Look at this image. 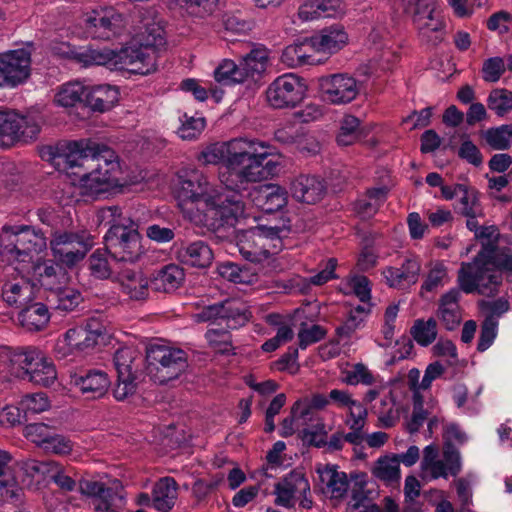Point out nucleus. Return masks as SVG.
Here are the masks:
<instances>
[{"instance_id": "55", "label": "nucleus", "mask_w": 512, "mask_h": 512, "mask_svg": "<svg viewBox=\"0 0 512 512\" xmlns=\"http://www.w3.org/2000/svg\"><path fill=\"white\" fill-rule=\"evenodd\" d=\"M488 108L498 116H504L512 110V91L507 89H493L487 98Z\"/></svg>"}, {"instance_id": "13", "label": "nucleus", "mask_w": 512, "mask_h": 512, "mask_svg": "<svg viewBox=\"0 0 512 512\" xmlns=\"http://www.w3.org/2000/svg\"><path fill=\"white\" fill-rule=\"evenodd\" d=\"M157 68L156 50L152 45L128 46L113 51L111 70H125L147 75Z\"/></svg>"}, {"instance_id": "35", "label": "nucleus", "mask_w": 512, "mask_h": 512, "mask_svg": "<svg viewBox=\"0 0 512 512\" xmlns=\"http://www.w3.org/2000/svg\"><path fill=\"white\" fill-rule=\"evenodd\" d=\"M314 52L310 38H306L299 43L287 46L282 52L281 61L291 68L311 65L318 61L314 58Z\"/></svg>"}, {"instance_id": "47", "label": "nucleus", "mask_w": 512, "mask_h": 512, "mask_svg": "<svg viewBox=\"0 0 512 512\" xmlns=\"http://www.w3.org/2000/svg\"><path fill=\"white\" fill-rule=\"evenodd\" d=\"M420 35L424 41L431 45H437L443 40L444 23L432 14V19L427 16L416 22Z\"/></svg>"}, {"instance_id": "12", "label": "nucleus", "mask_w": 512, "mask_h": 512, "mask_svg": "<svg viewBox=\"0 0 512 512\" xmlns=\"http://www.w3.org/2000/svg\"><path fill=\"white\" fill-rule=\"evenodd\" d=\"M251 312L248 306L237 299H226L203 307L199 312L192 315L197 323L226 321L230 329H236L249 321Z\"/></svg>"}, {"instance_id": "24", "label": "nucleus", "mask_w": 512, "mask_h": 512, "mask_svg": "<svg viewBox=\"0 0 512 512\" xmlns=\"http://www.w3.org/2000/svg\"><path fill=\"white\" fill-rule=\"evenodd\" d=\"M460 290L462 289H450L440 297L438 302V308L436 311L437 318L441 322L442 326L448 331L456 329L462 320L459 305L461 297Z\"/></svg>"}, {"instance_id": "19", "label": "nucleus", "mask_w": 512, "mask_h": 512, "mask_svg": "<svg viewBox=\"0 0 512 512\" xmlns=\"http://www.w3.org/2000/svg\"><path fill=\"white\" fill-rule=\"evenodd\" d=\"M19 363L29 381L36 385L48 387L51 386L57 378V372L53 362L39 351L27 350L23 352L20 355Z\"/></svg>"}, {"instance_id": "31", "label": "nucleus", "mask_w": 512, "mask_h": 512, "mask_svg": "<svg viewBox=\"0 0 512 512\" xmlns=\"http://www.w3.org/2000/svg\"><path fill=\"white\" fill-rule=\"evenodd\" d=\"M177 482L172 477L158 480L152 489V507L160 512H169L177 499Z\"/></svg>"}, {"instance_id": "45", "label": "nucleus", "mask_w": 512, "mask_h": 512, "mask_svg": "<svg viewBox=\"0 0 512 512\" xmlns=\"http://www.w3.org/2000/svg\"><path fill=\"white\" fill-rule=\"evenodd\" d=\"M410 333L417 344L427 347L437 338V320L433 317H430L427 320L417 319L414 321V324L410 329Z\"/></svg>"}, {"instance_id": "28", "label": "nucleus", "mask_w": 512, "mask_h": 512, "mask_svg": "<svg viewBox=\"0 0 512 512\" xmlns=\"http://www.w3.org/2000/svg\"><path fill=\"white\" fill-rule=\"evenodd\" d=\"M2 298L10 306H26L35 298L34 287L23 277L15 278L4 283Z\"/></svg>"}, {"instance_id": "21", "label": "nucleus", "mask_w": 512, "mask_h": 512, "mask_svg": "<svg viewBox=\"0 0 512 512\" xmlns=\"http://www.w3.org/2000/svg\"><path fill=\"white\" fill-rule=\"evenodd\" d=\"M420 271V261L416 257H408L400 267L388 266L384 268L382 275L389 287L407 289L417 283Z\"/></svg>"}, {"instance_id": "18", "label": "nucleus", "mask_w": 512, "mask_h": 512, "mask_svg": "<svg viewBox=\"0 0 512 512\" xmlns=\"http://www.w3.org/2000/svg\"><path fill=\"white\" fill-rule=\"evenodd\" d=\"M319 88L324 100L335 105L349 103L359 94L356 79L342 73L319 78Z\"/></svg>"}, {"instance_id": "11", "label": "nucleus", "mask_w": 512, "mask_h": 512, "mask_svg": "<svg viewBox=\"0 0 512 512\" xmlns=\"http://www.w3.org/2000/svg\"><path fill=\"white\" fill-rule=\"evenodd\" d=\"M90 234L56 231L52 234L50 248L54 258L67 267L82 261L93 247Z\"/></svg>"}, {"instance_id": "52", "label": "nucleus", "mask_w": 512, "mask_h": 512, "mask_svg": "<svg viewBox=\"0 0 512 512\" xmlns=\"http://www.w3.org/2000/svg\"><path fill=\"white\" fill-rule=\"evenodd\" d=\"M215 80L223 85L243 83L244 76L240 69V63L235 64L232 60H224L214 72Z\"/></svg>"}, {"instance_id": "7", "label": "nucleus", "mask_w": 512, "mask_h": 512, "mask_svg": "<svg viewBox=\"0 0 512 512\" xmlns=\"http://www.w3.org/2000/svg\"><path fill=\"white\" fill-rule=\"evenodd\" d=\"M3 251L20 262H26L47 247L44 233L32 226L4 227L0 234Z\"/></svg>"}, {"instance_id": "44", "label": "nucleus", "mask_w": 512, "mask_h": 512, "mask_svg": "<svg viewBox=\"0 0 512 512\" xmlns=\"http://www.w3.org/2000/svg\"><path fill=\"white\" fill-rule=\"evenodd\" d=\"M86 86L80 82H70L61 86L55 95V102L62 107L85 104Z\"/></svg>"}, {"instance_id": "40", "label": "nucleus", "mask_w": 512, "mask_h": 512, "mask_svg": "<svg viewBox=\"0 0 512 512\" xmlns=\"http://www.w3.org/2000/svg\"><path fill=\"white\" fill-rule=\"evenodd\" d=\"M367 415V409L360 402L349 408L348 415L345 420V424L351 430V432L346 433V441L348 443L360 445L362 442H364V427L366 424Z\"/></svg>"}, {"instance_id": "51", "label": "nucleus", "mask_w": 512, "mask_h": 512, "mask_svg": "<svg viewBox=\"0 0 512 512\" xmlns=\"http://www.w3.org/2000/svg\"><path fill=\"white\" fill-rule=\"evenodd\" d=\"M54 295V308L63 312L73 311L83 300L81 293L73 288H57Z\"/></svg>"}, {"instance_id": "37", "label": "nucleus", "mask_w": 512, "mask_h": 512, "mask_svg": "<svg viewBox=\"0 0 512 512\" xmlns=\"http://www.w3.org/2000/svg\"><path fill=\"white\" fill-rule=\"evenodd\" d=\"M50 314L43 303L23 306L18 314V322L25 330L34 332L42 330L49 322Z\"/></svg>"}, {"instance_id": "20", "label": "nucleus", "mask_w": 512, "mask_h": 512, "mask_svg": "<svg viewBox=\"0 0 512 512\" xmlns=\"http://www.w3.org/2000/svg\"><path fill=\"white\" fill-rule=\"evenodd\" d=\"M305 493H310L308 479L303 472L293 470L274 485V503L284 508H292L299 495Z\"/></svg>"}, {"instance_id": "42", "label": "nucleus", "mask_w": 512, "mask_h": 512, "mask_svg": "<svg viewBox=\"0 0 512 512\" xmlns=\"http://www.w3.org/2000/svg\"><path fill=\"white\" fill-rule=\"evenodd\" d=\"M364 136L361 122L352 115H346L340 122L339 132L337 134V143L340 146H349L361 140Z\"/></svg>"}, {"instance_id": "49", "label": "nucleus", "mask_w": 512, "mask_h": 512, "mask_svg": "<svg viewBox=\"0 0 512 512\" xmlns=\"http://www.w3.org/2000/svg\"><path fill=\"white\" fill-rule=\"evenodd\" d=\"M35 274L38 276L41 286L48 290L57 289V285L60 283L59 279L63 276L62 268L51 260L37 264Z\"/></svg>"}, {"instance_id": "38", "label": "nucleus", "mask_w": 512, "mask_h": 512, "mask_svg": "<svg viewBox=\"0 0 512 512\" xmlns=\"http://www.w3.org/2000/svg\"><path fill=\"white\" fill-rule=\"evenodd\" d=\"M320 481L326 485L331 498H343L349 488L347 475L337 470L334 465H324L317 468Z\"/></svg>"}, {"instance_id": "2", "label": "nucleus", "mask_w": 512, "mask_h": 512, "mask_svg": "<svg viewBox=\"0 0 512 512\" xmlns=\"http://www.w3.org/2000/svg\"><path fill=\"white\" fill-rule=\"evenodd\" d=\"M270 146L257 139L235 138L206 147L198 156L204 165L223 163L219 180L231 192L246 189L249 183H256L272 175L276 163L268 159Z\"/></svg>"}, {"instance_id": "43", "label": "nucleus", "mask_w": 512, "mask_h": 512, "mask_svg": "<svg viewBox=\"0 0 512 512\" xmlns=\"http://www.w3.org/2000/svg\"><path fill=\"white\" fill-rule=\"evenodd\" d=\"M372 474L385 483L397 482L400 479V463L395 455L380 457L372 468Z\"/></svg>"}, {"instance_id": "54", "label": "nucleus", "mask_w": 512, "mask_h": 512, "mask_svg": "<svg viewBox=\"0 0 512 512\" xmlns=\"http://www.w3.org/2000/svg\"><path fill=\"white\" fill-rule=\"evenodd\" d=\"M367 482L364 479L356 480L350 491V499L346 504V512H355L370 503L371 491L366 488Z\"/></svg>"}, {"instance_id": "59", "label": "nucleus", "mask_w": 512, "mask_h": 512, "mask_svg": "<svg viewBox=\"0 0 512 512\" xmlns=\"http://www.w3.org/2000/svg\"><path fill=\"white\" fill-rule=\"evenodd\" d=\"M181 126L178 128V135L183 140H193L197 138L205 127V120L201 117H193L184 114L180 120Z\"/></svg>"}, {"instance_id": "48", "label": "nucleus", "mask_w": 512, "mask_h": 512, "mask_svg": "<svg viewBox=\"0 0 512 512\" xmlns=\"http://www.w3.org/2000/svg\"><path fill=\"white\" fill-rule=\"evenodd\" d=\"M458 190L462 191L459 200V212L463 216H483V208L480 204L478 194L474 189H469L464 184L458 185Z\"/></svg>"}, {"instance_id": "57", "label": "nucleus", "mask_w": 512, "mask_h": 512, "mask_svg": "<svg viewBox=\"0 0 512 512\" xmlns=\"http://www.w3.org/2000/svg\"><path fill=\"white\" fill-rule=\"evenodd\" d=\"M74 448V443L65 435L58 434L55 430L50 435L49 439L45 442L43 450L47 453H52L59 456L69 455Z\"/></svg>"}, {"instance_id": "16", "label": "nucleus", "mask_w": 512, "mask_h": 512, "mask_svg": "<svg viewBox=\"0 0 512 512\" xmlns=\"http://www.w3.org/2000/svg\"><path fill=\"white\" fill-rule=\"evenodd\" d=\"M306 90L307 87L300 77L288 73L279 76L269 85L266 97L274 108H290L303 100Z\"/></svg>"}, {"instance_id": "60", "label": "nucleus", "mask_w": 512, "mask_h": 512, "mask_svg": "<svg viewBox=\"0 0 512 512\" xmlns=\"http://www.w3.org/2000/svg\"><path fill=\"white\" fill-rule=\"evenodd\" d=\"M394 400L391 396L383 397L379 406H374L375 413L378 415V419L384 428L393 427L398 421V415L394 411Z\"/></svg>"}, {"instance_id": "25", "label": "nucleus", "mask_w": 512, "mask_h": 512, "mask_svg": "<svg viewBox=\"0 0 512 512\" xmlns=\"http://www.w3.org/2000/svg\"><path fill=\"white\" fill-rule=\"evenodd\" d=\"M292 197L302 203L315 204L325 195L324 183L316 176L300 175L290 184Z\"/></svg>"}, {"instance_id": "34", "label": "nucleus", "mask_w": 512, "mask_h": 512, "mask_svg": "<svg viewBox=\"0 0 512 512\" xmlns=\"http://www.w3.org/2000/svg\"><path fill=\"white\" fill-rule=\"evenodd\" d=\"M183 268L176 264H168L159 269L151 280L155 291L169 293L178 289L184 282Z\"/></svg>"}, {"instance_id": "33", "label": "nucleus", "mask_w": 512, "mask_h": 512, "mask_svg": "<svg viewBox=\"0 0 512 512\" xmlns=\"http://www.w3.org/2000/svg\"><path fill=\"white\" fill-rule=\"evenodd\" d=\"M119 92L111 85L86 86L85 105L94 111L104 112L118 101Z\"/></svg>"}, {"instance_id": "8", "label": "nucleus", "mask_w": 512, "mask_h": 512, "mask_svg": "<svg viewBox=\"0 0 512 512\" xmlns=\"http://www.w3.org/2000/svg\"><path fill=\"white\" fill-rule=\"evenodd\" d=\"M113 361L117 371V383L113 393L121 401L136 392L143 360L135 348L122 347L115 352Z\"/></svg>"}, {"instance_id": "53", "label": "nucleus", "mask_w": 512, "mask_h": 512, "mask_svg": "<svg viewBox=\"0 0 512 512\" xmlns=\"http://www.w3.org/2000/svg\"><path fill=\"white\" fill-rule=\"evenodd\" d=\"M485 140L495 150L508 149L512 143V124L488 129Z\"/></svg>"}, {"instance_id": "6", "label": "nucleus", "mask_w": 512, "mask_h": 512, "mask_svg": "<svg viewBox=\"0 0 512 512\" xmlns=\"http://www.w3.org/2000/svg\"><path fill=\"white\" fill-rule=\"evenodd\" d=\"M147 371L159 384L176 379L187 367V354L166 344L151 343L146 348Z\"/></svg>"}, {"instance_id": "10", "label": "nucleus", "mask_w": 512, "mask_h": 512, "mask_svg": "<svg viewBox=\"0 0 512 512\" xmlns=\"http://www.w3.org/2000/svg\"><path fill=\"white\" fill-rule=\"evenodd\" d=\"M41 117L28 113L21 115L13 110H0V146H11L14 142L35 138L40 132Z\"/></svg>"}, {"instance_id": "29", "label": "nucleus", "mask_w": 512, "mask_h": 512, "mask_svg": "<svg viewBox=\"0 0 512 512\" xmlns=\"http://www.w3.org/2000/svg\"><path fill=\"white\" fill-rule=\"evenodd\" d=\"M122 292L131 300L142 301L149 295V280L140 271L124 270L118 277Z\"/></svg>"}, {"instance_id": "41", "label": "nucleus", "mask_w": 512, "mask_h": 512, "mask_svg": "<svg viewBox=\"0 0 512 512\" xmlns=\"http://www.w3.org/2000/svg\"><path fill=\"white\" fill-rule=\"evenodd\" d=\"M388 188L386 186L368 189L365 196L358 199L354 209L363 218L373 216L386 201Z\"/></svg>"}, {"instance_id": "27", "label": "nucleus", "mask_w": 512, "mask_h": 512, "mask_svg": "<svg viewBox=\"0 0 512 512\" xmlns=\"http://www.w3.org/2000/svg\"><path fill=\"white\" fill-rule=\"evenodd\" d=\"M177 258L189 266L206 268L212 263L213 252L206 242L198 240L182 244L177 251Z\"/></svg>"}, {"instance_id": "61", "label": "nucleus", "mask_w": 512, "mask_h": 512, "mask_svg": "<svg viewBox=\"0 0 512 512\" xmlns=\"http://www.w3.org/2000/svg\"><path fill=\"white\" fill-rule=\"evenodd\" d=\"M221 274L231 282L238 284H252L257 280L255 273H250L245 267H239L234 263H227L222 266Z\"/></svg>"}, {"instance_id": "58", "label": "nucleus", "mask_w": 512, "mask_h": 512, "mask_svg": "<svg viewBox=\"0 0 512 512\" xmlns=\"http://www.w3.org/2000/svg\"><path fill=\"white\" fill-rule=\"evenodd\" d=\"M337 266V260L335 258H330L324 269L319 271L314 276L309 278H301L300 282L302 283L301 291H306L310 288V285L321 286L327 283L331 279L337 278L335 274V269Z\"/></svg>"}, {"instance_id": "14", "label": "nucleus", "mask_w": 512, "mask_h": 512, "mask_svg": "<svg viewBox=\"0 0 512 512\" xmlns=\"http://www.w3.org/2000/svg\"><path fill=\"white\" fill-rule=\"evenodd\" d=\"M105 246L108 253L118 261H136L141 254L137 225L132 223L127 227L115 226L111 231H107Z\"/></svg>"}, {"instance_id": "56", "label": "nucleus", "mask_w": 512, "mask_h": 512, "mask_svg": "<svg viewBox=\"0 0 512 512\" xmlns=\"http://www.w3.org/2000/svg\"><path fill=\"white\" fill-rule=\"evenodd\" d=\"M26 416L44 412L50 408V401L45 393H33L25 395L20 403Z\"/></svg>"}, {"instance_id": "62", "label": "nucleus", "mask_w": 512, "mask_h": 512, "mask_svg": "<svg viewBox=\"0 0 512 512\" xmlns=\"http://www.w3.org/2000/svg\"><path fill=\"white\" fill-rule=\"evenodd\" d=\"M53 431L54 429L45 423H31L24 427L23 435L32 443L43 448Z\"/></svg>"}, {"instance_id": "1", "label": "nucleus", "mask_w": 512, "mask_h": 512, "mask_svg": "<svg viewBox=\"0 0 512 512\" xmlns=\"http://www.w3.org/2000/svg\"><path fill=\"white\" fill-rule=\"evenodd\" d=\"M177 201L185 219L213 232L233 225L244 212L239 192L222 191L198 170L186 171L179 177Z\"/></svg>"}, {"instance_id": "50", "label": "nucleus", "mask_w": 512, "mask_h": 512, "mask_svg": "<svg viewBox=\"0 0 512 512\" xmlns=\"http://www.w3.org/2000/svg\"><path fill=\"white\" fill-rule=\"evenodd\" d=\"M97 219L99 224L109 227L108 231H111L115 226L127 227L134 223L129 217L122 215L119 206H107L99 209Z\"/></svg>"}, {"instance_id": "23", "label": "nucleus", "mask_w": 512, "mask_h": 512, "mask_svg": "<svg viewBox=\"0 0 512 512\" xmlns=\"http://www.w3.org/2000/svg\"><path fill=\"white\" fill-rule=\"evenodd\" d=\"M249 196L253 204L265 213L277 212L287 204L286 192L276 185L254 187Z\"/></svg>"}, {"instance_id": "4", "label": "nucleus", "mask_w": 512, "mask_h": 512, "mask_svg": "<svg viewBox=\"0 0 512 512\" xmlns=\"http://www.w3.org/2000/svg\"><path fill=\"white\" fill-rule=\"evenodd\" d=\"M114 151L105 144L82 139L79 141L59 142L42 150V158L49 161L56 169L62 171L78 168L93 171V175L105 170L104 155Z\"/></svg>"}, {"instance_id": "5", "label": "nucleus", "mask_w": 512, "mask_h": 512, "mask_svg": "<svg viewBox=\"0 0 512 512\" xmlns=\"http://www.w3.org/2000/svg\"><path fill=\"white\" fill-rule=\"evenodd\" d=\"M287 223L282 225H257L242 231L237 237L239 253L247 261L255 264H270L273 254L270 249L273 241L281 238Z\"/></svg>"}, {"instance_id": "63", "label": "nucleus", "mask_w": 512, "mask_h": 512, "mask_svg": "<svg viewBox=\"0 0 512 512\" xmlns=\"http://www.w3.org/2000/svg\"><path fill=\"white\" fill-rule=\"evenodd\" d=\"M325 335L326 331L322 326L317 324L308 326L306 323H302L298 332L299 347L305 349L322 340Z\"/></svg>"}, {"instance_id": "39", "label": "nucleus", "mask_w": 512, "mask_h": 512, "mask_svg": "<svg viewBox=\"0 0 512 512\" xmlns=\"http://www.w3.org/2000/svg\"><path fill=\"white\" fill-rule=\"evenodd\" d=\"M268 63V51L259 47L252 49L240 61V69L244 82L248 79L257 80L265 72Z\"/></svg>"}, {"instance_id": "64", "label": "nucleus", "mask_w": 512, "mask_h": 512, "mask_svg": "<svg viewBox=\"0 0 512 512\" xmlns=\"http://www.w3.org/2000/svg\"><path fill=\"white\" fill-rule=\"evenodd\" d=\"M52 469H50V477L52 481L63 491L72 492L77 487V481L65 471V469L58 462H52Z\"/></svg>"}, {"instance_id": "9", "label": "nucleus", "mask_w": 512, "mask_h": 512, "mask_svg": "<svg viewBox=\"0 0 512 512\" xmlns=\"http://www.w3.org/2000/svg\"><path fill=\"white\" fill-rule=\"evenodd\" d=\"M105 170L93 175V171L72 172L79 177L82 194L97 197L122 185L121 167L115 151H106L103 156Z\"/></svg>"}, {"instance_id": "17", "label": "nucleus", "mask_w": 512, "mask_h": 512, "mask_svg": "<svg viewBox=\"0 0 512 512\" xmlns=\"http://www.w3.org/2000/svg\"><path fill=\"white\" fill-rule=\"evenodd\" d=\"M31 73V52L26 48L0 54V87L15 88Z\"/></svg>"}, {"instance_id": "32", "label": "nucleus", "mask_w": 512, "mask_h": 512, "mask_svg": "<svg viewBox=\"0 0 512 512\" xmlns=\"http://www.w3.org/2000/svg\"><path fill=\"white\" fill-rule=\"evenodd\" d=\"M346 32L337 26H332L320 31V33L310 37L315 52L335 53L341 49L347 42Z\"/></svg>"}, {"instance_id": "30", "label": "nucleus", "mask_w": 512, "mask_h": 512, "mask_svg": "<svg viewBox=\"0 0 512 512\" xmlns=\"http://www.w3.org/2000/svg\"><path fill=\"white\" fill-rule=\"evenodd\" d=\"M340 0H307L298 9L302 21H312L322 17H334L342 12Z\"/></svg>"}, {"instance_id": "36", "label": "nucleus", "mask_w": 512, "mask_h": 512, "mask_svg": "<svg viewBox=\"0 0 512 512\" xmlns=\"http://www.w3.org/2000/svg\"><path fill=\"white\" fill-rule=\"evenodd\" d=\"M102 336L100 328H93L92 324L69 329L65 334L67 345L79 351H86L98 344Z\"/></svg>"}, {"instance_id": "46", "label": "nucleus", "mask_w": 512, "mask_h": 512, "mask_svg": "<svg viewBox=\"0 0 512 512\" xmlns=\"http://www.w3.org/2000/svg\"><path fill=\"white\" fill-rule=\"evenodd\" d=\"M113 50L102 48L96 49L92 47L83 48L74 53V59L84 66L103 65L111 69Z\"/></svg>"}, {"instance_id": "15", "label": "nucleus", "mask_w": 512, "mask_h": 512, "mask_svg": "<svg viewBox=\"0 0 512 512\" xmlns=\"http://www.w3.org/2000/svg\"><path fill=\"white\" fill-rule=\"evenodd\" d=\"M83 25L89 37L111 40L122 32L124 19L113 7H101L86 13L83 16Z\"/></svg>"}, {"instance_id": "3", "label": "nucleus", "mask_w": 512, "mask_h": 512, "mask_svg": "<svg viewBox=\"0 0 512 512\" xmlns=\"http://www.w3.org/2000/svg\"><path fill=\"white\" fill-rule=\"evenodd\" d=\"M485 240L472 262H463L458 271V284L462 291L486 296L494 295L502 283V272H512V250L499 247L495 240L499 233L495 226L481 227L475 235Z\"/></svg>"}, {"instance_id": "26", "label": "nucleus", "mask_w": 512, "mask_h": 512, "mask_svg": "<svg viewBox=\"0 0 512 512\" xmlns=\"http://www.w3.org/2000/svg\"><path fill=\"white\" fill-rule=\"evenodd\" d=\"M71 383L87 398L97 399L104 396L110 386V379L104 371L90 370L85 374H74Z\"/></svg>"}, {"instance_id": "22", "label": "nucleus", "mask_w": 512, "mask_h": 512, "mask_svg": "<svg viewBox=\"0 0 512 512\" xmlns=\"http://www.w3.org/2000/svg\"><path fill=\"white\" fill-rule=\"evenodd\" d=\"M462 468L459 450L451 445L444 446L443 460L437 459L421 469L422 477L429 480L447 478L448 475L457 476Z\"/></svg>"}]
</instances>
